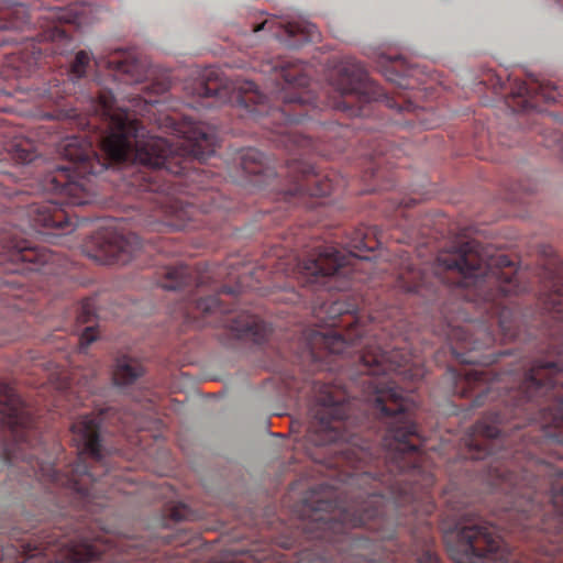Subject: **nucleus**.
I'll return each mask as SVG.
<instances>
[{
	"label": "nucleus",
	"instance_id": "20",
	"mask_svg": "<svg viewBox=\"0 0 563 563\" xmlns=\"http://www.w3.org/2000/svg\"><path fill=\"white\" fill-rule=\"evenodd\" d=\"M195 277L187 266L167 267L164 271V278L161 280V287L167 290H178L191 285Z\"/></svg>",
	"mask_w": 563,
	"mask_h": 563
},
{
	"label": "nucleus",
	"instance_id": "21",
	"mask_svg": "<svg viewBox=\"0 0 563 563\" xmlns=\"http://www.w3.org/2000/svg\"><path fill=\"white\" fill-rule=\"evenodd\" d=\"M139 375L140 373L131 360L128 356H121L118 358L117 367L112 371V383L120 387L129 386L136 380Z\"/></svg>",
	"mask_w": 563,
	"mask_h": 563
},
{
	"label": "nucleus",
	"instance_id": "1",
	"mask_svg": "<svg viewBox=\"0 0 563 563\" xmlns=\"http://www.w3.org/2000/svg\"><path fill=\"white\" fill-rule=\"evenodd\" d=\"M274 69V88L271 93L274 104L258 90L255 82L242 80L230 91L228 85L216 69H207L202 82L198 84V96L213 98L220 102L230 101L245 111L240 113L261 122L264 129H271L282 139L288 151L305 155L320 153L319 142H325L339 129L335 123H313L316 137L306 135L299 124L313 121L322 108L335 109L350 117H367L369 104L380 102L389 109L413 112L415 103L410 99L397 100L384 92L356 59L345 56L329 77V87L333 96L320 100L308 88L309 77L306 65L298 59L288 58L277 62Z\"/></svg>",
	"mask_w": 563,
	"mask_h": 563
},
{
	"label": "nucleus",
	"instance_id": "8",
	"mask_svg": "<svg viewBox=\"0 0 563 563\" xmlns=\"http://www.w3.org/2000/svg\"><path fill=\"white\" fill-rule=\"evenodd\" d=\"M351 402L344 390L322 384L310 406V422L305 434L307 452H368L356 446L353 434L347 432V413Z\"/></svg>",
	"mask_w": 563,
	"mask_h": 563
},
{
	"label": "nucleus",
	"instance_id": "4",
	"mask_svg": "<svg viewBox=\"0 0 563 563\" xmlns=\"http://www.w3.org/2000/svg\"><path fill=\"white\" fill-rule=\"evenodd\" d=\"M382 243L376 228L357 227L341 242L343 251L320 245L298 263V280L314 291H343L366 280L373 263L363 252H373Z\"/></svg>",
	"mask_w": 563,
	"mask_h": 563
},
{
	"label": "nucleus",
	"instance_id": "16",
	"mask_svg": "<svg viewBox=\"0 0 563 563\" xmlns=\"http://www.w3.org/2000/svg\"><path fill=\"white\" fill-rule=\"evenodd\" d=\"M541 96L543 99L552 100V97L544 92V87L537 82L519 81L512 90L508 106L515 111H529L534 109V98Z\"/></svg>",
	"mask_w": 563,
	"mask_h": 563
},
{
	"label": "nucleus",
	"instance_id": "25",
	"mask_svg": "<svg viewBox=\"0 0 563 563\" xmlns=\"http://www.w3.org/2000/svg\"><path fill=\"white\" fill-rule=\"evenodd\" d=\"M93 317V306L90 300H84L80 306V311H78V321L80 323H88L91 321Z\"/></svg>",
	"mask_w": 563,
	"mask_h": 563
},
{
	"label": "nucleus",
	"instance_id": "28",
	"mask_svg": "<svg viewBox=\"0 0 563 563\" xmlns=\"http://www.w3.org/2000/svg\"><path fill=\"white\" fill-rule=\"evenodd\" d=\"M398 66H400L398 60L390 62V69L395 70Z\"/></svg>",
	"mask_w": 563,
	"mask_h": 563
},
{
	"label": "nucleus",
	"instance_id": "12",
	"mask_svg": "<svg viewBox=\"0 0 563 563\" xmlns=\"http://www.w3.org/2000/svg\"><path fill=\"white\" fill-rule=\"evenodd\" d=\"M286 176L291 187L286 190L288 199L328 197L339 187V181L329 174L317 173L302 159H291L286 165Z\"/></svg>",
	"mask_w": 563,
	"mask_h": 563
},
{
	"label": "nucleus",
	"instance_id": "24",
	"mask_svg": "<svg viewBox=\"0 0 563 563\" xmlns=\"http://www.w3.org/2000/svg\"><path fill=\"white\" fill-rule=\"evenodd\" d=\"M415 75V68H405L400 73L387 75V80L395 82L396 86L404 89H412L415 86L411 82V78Z\"/></svg>",
	"mask_w": 563,
	"mask_h": 563
},
{
	"label": "nucleus",
	"instance_id": "13",
	"mask_svg": "<svg viewBox=\"0 0 563 563\" xmlns=\"http://www.w3.org/2000/svg\"><path fill=\"white\" fill-rule=\"evenodd\" d=\"M274 25H277V30L274 31V35L285 42L286 46L290 48H297L303 43L314 42L318 38L317 26L305 21L282 23L265 20L263 23L253 27L252 31L253 33H257L262 30L272 31Z\"/></svg>",
	"mask_w": 563,
	"mask_h": 563
},
{
	"label": "nucleus",
	"instance_id": "2",
	"mask_svg": "<svg viewBox=\"0 0 563 563\" xmlns=\"http://www.w3.org/2000/svg\"><path fill=\"white\" fill-rule=\"evenodd\" d=\"M96 113L104 125V132L97 137L104 157L95 152L90 141L82 136H70L62 145V155L68 163H49L44 167L45 161L38 155L31 140L13 136L9 142L0 141V152H7L16 164L33 165L35 169H40L42 175L38 185L42 190L59 197L57 200L32 202L26 208V217L32 228L69 233L73 231V222L63 206L91 203L98 194V178L109 167L136 164L140 161V124L128 110L115 106L112 92H99ZM2 135L0 132V137Z\"/></svg>",
	"mask_w": 563,
	"mask_h": 563
},
{
	"label": "nucleus",
	"instance_id": "10",
	"mask_svg": "<svg viewBox=\"0 0 563 563\" xmlns=\"http://www.w3.org/2000/svg\"><path fill=\"white\" fill-rule=\"evenodd\" d=\"M222 295L232 296L231 287L224 286L218 294L195 300V311L202 314V317L220 314L219 324L230 331L231 335L236 339L252 341L255 344L264 342L269 334L268 324L254 314L233 313L219 298Z\"/></svg>",
	"mask_w": 563,
	"mask_h": 563
},
{
	"label": "nucleus",
	"instance_id": "9",
	"mask_svg": "<svg viewBox=\"0 0 563 563\" xmlns=\"http://www.w3.org/2000/svg\"><path fill=\"white\" fill-rule=\"evenodd\" d=\"M70 37L56 24H49L36 35L23 37L22 47L4 53L0 76L4 80L26 78L35 71L43 57L65 54Z\"/></svg>",
	"mask_w": 563,
	"mask_h": 563
},
{
	"label": "nucleus",
	"instance_id": "17",
	"mask_svg": "<svg viewBox=\"0 0 563 563\" xmlns=\"http://www.w3.org/2000/svg\"><path fill=\"white\" fill-rule=\"evenodd\" d=\"M209 200H211L210 205H205V201L196 205V202H183L176 201L175 206H173V213H175V221L172 222V225L175 227L176 230H190L195 229V224H192V219H195L196 208L199 207L202 209L203 213H210L216 205L217 192L207 194Z\"/></svg>",
	"mask_w": 563,
	"mask_h": 563
},
{
	"label": "nucleus",
	"instance_id": "6",
	"mask_svg": "<svg viewBox=\"0 0 563 563\" xmlns=\"http://www.w3.org/2000/svg\"><path fill=\"white\" fill-rule=\"evenodd\" d=\"M124 539L107 531L67 538L58 531L42 532L22 542V563H129Z\"/></svg>",
	"mask_w": 563,
	"mask_h": 563
},
{
	"label": "nucleus",
	"instance_id": "27",
	"mask_svg": "<svg viewBox=\"0 0 563 563\" xmlns=\"http://www.w3.org/2000/svg\"><path fill=\"white\" fill-rule=\"evenodd\" d=\"M169 517H172L175 521H181L186 519V506L178 505L172 508V514H169Z\"/></svg>",
	"mask_w": 563,
	"mask_h": 563
},
{
	"label": "nucleus",
	"instance_id": "11",
	"mask_svg": "<svg viewBox=\"0 0 563 563\" xmlns=\"http://www.w3.org/2000/svg\"><path fill=\"white\" fill-rule=\"evenodd\" d=\"M137 235L121 224L107 225L90 238V256L103 264H128L136 252Z\"/></svg>",
	"mask_w": 563,
	"mask_h": 563
},
{
	"label": "nucleus",
	"instance_id": "3",
	"mask_svg": "<svg viewBox=\"0 0 563 563\" xmlns=\"http://www.w3.org/2000/svg\"><path fill=\"white\" fill-rule=\"evenodd\" d=\"M0 424L13 446L4 451L8 464L22 461L29 466L34 478L54 489H64L77 500L81 508L93 515L104 509L112 494H130L128 473L112 470L102 453L100 422L91 416H81L73 422L71 431L80 444L75 463L66 472L58 471L52 463L38 459L35 443L33 418L26 405L11 385L0 382Z\"/></svg>",
	"mask_w": 563,
	"mask_h": 563
},
{
	"label": "nucleus",
	"instance_id": "5",
	"mask_svg": "<svg viewBox=\"0 0 563 563\" xmlns=\"http://www.w3.org/2000/svg\"><path fill=\"white\" fill-rule=\"evenodd\" d=\"M178 142L164 137L146 136L142 141V165L166 170L174 176H185L191 181L207 178L208 170L191 167V162L202 163L216 153V130L185 117L181 121L166 117Z\"/></svg>",
	"mask_w": 563,
	"mask_h": 563
},
{
	"label": "nucleus",
	"instance_id": "15",
	"mask_svg": "<svg viewBox=\"0 0 563 563\" xmlns=\"http://www.w3.org/2000/svg\"><path fill=\"white\" fill-rule=\"evenodd\" d=\"M396 287L408 294H416L428 298L434 292L433 283L423 271L416 268L411 263L402 262L399 268Z\"/></svg>",
	"mask_w": 563,
	"mask_h": 563
},
{
	"label": "nucleus",
	"instance_id": "14",
	"mask_svg": "<svg viewBox=\"0 0 563 563\" xmlns=\"http://www.w3.org/2000/svg\"><path fill=\"white\" fill-rule=\"evenodd\" d=\"M111 71L114 80L133 85L140 82V59L128 52H114L104 62H96Z\"/></svg>",
	"mask_w": 563,
	"mask_h": 563
},
{
	"label": "nucleus",
	"instance_id": "29",
	"mask_svg": "<svg viewBox=\"0 0 563 563\" xmlns=\"http://www.w3.org/2000/svg\"><path fill=\"white\" fill-rule=\"evenodd\" d=\"M142 181H146V178H142Z\"/></svg>",
	"mask_w": 563,
	"mask_h": 563
},
{
	"label": "nucleus",
	"instance_id": "26",
	"mask_svg": "<svg viewBox=\"0 0 563 563\" xmlns=\"http://www.w3.org/2000/svg\"><path fill=\"white\" fill-rule=\"evenodd\" d=\"M97 340V331L93 327H87L80 335V349L85 350L89 346L93 341Z\"/></svg>",
	"mask_w": 563,
	"mask_h": 563
},
{
	"label": "nucleus",
	"instance_id": "22",
	"mask_svg": "<svg viewBox=\"0 0 563 563\" xmlns=\"http://www.w3.org/2000/svg\"><path fill=\"white\" fill-rule=\"evenodd\" d=\"M168 89V84L165 80L147 84L144 79V98H142V117L146 118L152 112L153 108L161 106V100L153 99L150 96H163Z\"/></svg>",
	"mask_w": 563,
	"mask_h": 563
},
{
	"label": "nucleus",
	"instance_id": "18",
	"mask_svg": "<svg viewBox=\"0 0 563 563\" xmlns=\"http://www.w3.org/2000/svg\"><path fill=\"white\" fill-rule=\"evenodd\" d=\"M30 24L26 9L19 4L0 13V32L2 31H23ZM16 42V37L12 35L0 34V46L9 45Z\"/></svg>",
	"mask_w": 563,
	"mask_h": 563
},
{
	"label": "nucleus",
	"instance_id": "23",
	"mask_svg": "<svg viewBox=\"0 0 563 563\" xmlns=\"http://www.w3.org/2000/svg\"><path fill=\"white\" fill-rule=\"evenodd\" d=\"M88 65H90V55L86 51H80L75 55L69 71L73 77L81 78L87 74Z\"/></svg>",
	"mask_w": 563,
	"mask_h": 563
},
{
	"label": "nucleus",
	"instance_id": "7",
	"mask_svg": "<svg viewBox=\"0 0 563 563\" xmlns=\"http://www.w3.org/2000/svg\"><path fill=\"white\" fill-rule=\"evenodd\" d=\"M63 260L54 251L41 245H34L16 231L0 230V314L5 308L20 310L21 287L23 280L15 275L31 272H42L45 275H56L63 269Z\"/></svg>",
	"mask_w": 563,
	"mask_h": 563
},
{
	"label": "nucleus",
	"instance_id": "19",
	"mask_svg": "<svg viewBox=\"0 0 563 563\" xmlns=\"http://www.w3.org/2000/svg\"><path fill=\"white\" fill-rule=\"evenodd\" d=\"M240 167H242L243 173L252 176L268 174L265 154L253 147L242 151V154H240Z\"/></svg>",
	"mask_w": 563,
	"mask_h": 563
}]
</instances>
